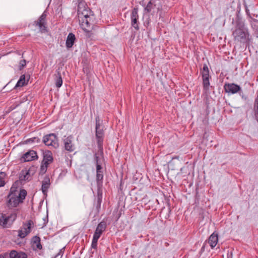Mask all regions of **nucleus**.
<instances>
[{
  "label": "nucleus",
  "mask_w": 258,
  "mask_h": 258,
  "mask_svg": "<svg viewBox=\"0 0 258 258\" xmlns=\"http://www.w3.org/2000/svg\"><path fill=\"white\" fill-rule=\"evenodd\" d=\"M138 8L135 7L131 14V25L137 31L139 30L140 22L139 21Z\"/></svg>",
  "instance_id": "nucleus-10"
},
{
  "label": "nucleus",
  "mask_w": 258,
  "mask_h": 258,
  "mask_svg": "<svg viewBox=\"0 0 258 258\" xmlns=\"http://www.w3.org/2000/svg\"><path fill=\"white\" fill-rule=\"evenodd\" d=\"M240 90V87L235 84H227V93L235 94Z\"/></svg>",
  "instance_id": "nucleus-21"
},
{
  "label": "nucleus",
  "mask_w": 258,
  "mask_h": 258,
  "mask_svg": "<svg viewBox=\"0 0 258 258\" xmlns=\"http://www.w3.org/2000/svg\"><path fill=\"white\" fill-rule=\"evenodd\" d=\"M102 200L97 199L96 203L95 204V207L97 212H99L101 208V205Z\"/></svg>",
  "instance_id": "nucleus-34"
},
{
  "label": "nucleus",
  "mask_w": 258,
  "mask_h": 258,
  "mask_svg": "<svg viewBox=\"0 0 258 258\" xmlns=\"http://www.w3.org/2000/svg\"><path fill=\"white\" fill-rule=\"evenodd\" d=\"M233 35L236 40L240 42H244L248 39L249 34L247 29L242 23H240L237 25Z\"/></svg>",
  "instance_id": "nucleus-4"
},
{
  "label": "nucleus",
  "mask_w": 258,
  "mask_h": 258,
  "mask_svg": "<svg viewBox=\"0 0 258 258\" xmlns=\"http://www.w3.org/2000/svg\"><path fill=\"white\" fill-rule=\"evenodd\" d=\"M47 12L44 11L37 20L34 21L32 24L34 27L38 28L39 32L41 33L47 32Z\"/></svg>",
  "instance_id": "nucleus-6"
},
{
  "label": "nucleus",
  "mask_w": 258,
  "mask_h": 258,
  "mask_svg": "<svg viewBox=\"0 0 258 258\" xmlns=\"http://www.w3.org/2000/svg\"><path fill=\"white\" fill-rule=\"evenodd\" d=\"M95 121V137L99 154L101 155L103 154V141L104 138V126L101 125L99 116L96 117Z\"/></svg>",
  "instance_id": "nucleus-3"
},
{
  "label": "nucleus",
  "mask_w": 258,
  "mask_h": 258,
  "mask_svg": "<svg viewBox=\"0 0 258 258\" xmlns=\"http://www.w3.org/2000/svg\"><path fill=\"white\" fill-rule=\"evenodd\" d=\"M24 142L26 144H32L34 143H39L40 142V140L38 137H33L27 139Z\"/></svg>",
  "instance_id": "nucleus-27"
},
{
  "label": "nucleus",
  "mask_w": 258,
  "mask_h": 258,
  "mask_svg": "<svg viewBox=\"0 0 258 258\" xmlns=\"http://www.w3.org/2000/svg\"><path fill=\"white\" fill-rule=\"evenodd\" d=\"M27 84V82L26 81V78L25 75H22L21 76L19 80L17 82L16 85H15L14 89H17L20 87H23Z\"/></svg>",
  "instance_id": "nucleus-25"
},
{
  "label": "nucleus",
  "mask_w": 258,
  "mask_h": 258,
  "mask_svg": "<svg viewBox=\"0 0 258 258\" xmlns=\"http://www.w3.org/2000/svg\"><path fill=\"white\" fill-rule=\"evenodd\" d=\"M218 240V234L217 233H212L208 239V243L211 247L213 248L217 244Z\"/></svg>",
  "instance_id": "nucleus-23"
},
{
  "label": "nucleus",
  "mask_w": 258,
  "mask_h": 258,
  "mask_svg": "<svg viewBox=\"0 0 258 258\" xmlns=\"http://www.w3.org/2000/svg\"><path fill=\"white\" fill-rule=\"evenodd\" d=\"M17 214L16 211H13L9 215L2 213L0 217V226L3 228H8L12 226L16 220Z\"/></svg>",
  "instance_id": "nucleus-5"
},
{
  "label": "nucleus",
  "mask_w": 258,
  "mask_h": 258,
  "mask_svg": "<svg viewBox=\"0 0 258 258\" xmlns=\"http://www.w3.org/2000/svg\"><path fill=\"white\" fill-rule=\"evenodd\" d=\"M63 249H61L58 253H59V255L61 254V255H62L63 254Z\"/></svg>",
  "instance_id": "nucleus-39"
},
{
  "label": "nucleus",
  "mask_w": 258,
  "mask_h": 258,
  "mask_svg": "<svg viewBox=\"0 0 258 258\" xmlns=\"http://www.w3.org/2000/svg\"><path fill=\"white\" fill-rule=\"evenodd\" d=\"M53 161V158L52 152L50 151H45L43 153V160L41 163L48 166L50 164L52 163Z\"/></svg>",
  "instance_id": "nucleus-16"
},
{
  "label": "nucleus",
  "mask_w": 258,
  "mask_h": 258,
  "mask_svg": "<svg viewBox=\"0 0 258 258\" xmlns=\"http://www.w3.org/2000/svg\"><path fill=\"white\" fill-rule=\"evenodd\" d=\"M16 184H13L7 196V206L9 209L17 207L20 204L23 203L27 195L24 189H17Z\"/></svg>",
  "instance_id": "nucleus-1"
},
{
  "label": "nucleus",
  "mask_w": 258,
  "mask_h": 258,
  "mask_svg": "<svg viewBox=\"0 0 258 258\" xmlns=\"http://www.w3.org/2000/svg\"><path fill=\"white\" fill-rule=\"evenodd\" d=\"M33 225L34 223L31 220L23 223L21 229L18 231V236L21 238H24L31 232V228Z\"/></svg>",
  "instance_id": "nucleus-8"
},
{
  "label": "nucleus",
  "mask_w": 258,
  "mask_h": 258,
  "mask_svg": "<svg viewBox=\"0 0 258 258\" xmlns=\"http://www.w3.org/2000/svg\"><path fill=\"white\" fill-rule=\"evenodd\" d=\"M92 30L91 28H88L87 30H84L86 33V36L87 38H92L94 37L95 34L92 32Z\"/></svg>",
  "instance_id": "nucleus-29"
},
{
  "label": "nucleus",
  "mask_w": 258,
  "mask_h": 258,
  "mask_svg": "<svg viewBox=\"0 0 258 258\" xmlns=\"http://www.w3.org/2000/svg\"><path fill=\"white\" fill-rule=\"evenodd\" d=\"M91 10L87 7L85 2H80L78 6V17L82 15L84 12H89Z\"/></svg>",
  "instance_id": "nucleus-22"
},
{
  "label": "nucleus",
  "mask_w": 258,
  "mask_h": 258,
  "mask_svg": "<svg viewBox=\"0 0 258 258\" xmlns=\"http://www.w3.org/2000/svg\"><path fill=\"white\" fill-rule=\"evenodd\" d=\"M50 185V178L48 176H46L42 181L41 186V190L44 195H47Z\"/></svg>",
  "instance_id": "nucleus-17"
},
{
  "label": "nucleus",
  "mask_w": 258,
  "mask_h": 258,
  "mask_svg": "<svg viewBox=\"0 0 258 258\" xmlns=\"http://www.w3.org/2000/svg\"><path fill=\"white\" fill-rule=\"evenodd\" d=\"M62 80L61 75L59 73H58L55 79V85L57 88H59L62 86Z\"/></svg>",
  "instance_id": "nucleus-26"
},
{
  "label": "nucleus",
  "mask_w": 258,
  "mask_h": 258,
  "mask_svg": "<svg viewBox=\"0 0 258 258\" xmlns=\"http://www.w3.org/2000/svg\"><path fill=\"white\" fill-rule=\"evenodd\" d=\"M75 41V35L72 33H70L67 36L66 42V45L67 48L68 49L72 48Z\"/></svg>",
  "instance_id": "nucleus-20"
},
{
  "label": "nucleus",
  "mask_w": 258,
  "mask_h": 258,
  "mask_svg": "<svg viewBox=\"0 0 258 258\" xmlns=\"http://www.w3.org/2000/svg\"><path fill=\"white\" fill-rule=\"evenodd\" d=\"M120 216H121V213H118L117 214V215L116 216V221H117L119 219V218H120Z\"/></svg>",
  "instance_id": "nucleus-38"
},
{
  "label": "nucleus",
  "mask_w": 258,
  "mask_h": 258,
  "mask_svg": "<svg viewBox=\"0 0 258 258\" xmlns=\"http://www.w3.org/2000/svg\"><path fill=\"white\" fill-rule=\"evenodd\" d=\"M223 89L226 91V83L223 85Z\"/></svg>",
  "instance_id": "nucleus-41"
},
{
  "label": "nucleus",
  "mask_w": 258,
  "mask_h": 258,
  "mask_svg": "<svg viewBox=\"0 0 258 258\" xmlns=\"http://www.w3.org/2000/svg\"><path fill=\"white\" fill-rule=\"evenodd\" d=\"M59 255V253H57L54 257H52V258H57Z\"/></svg>",
  "instance_id": "nucleus-40"
},
{
  "label": "nucleus",
  "mask_w": 258,
  "mask_h": 258,
  "mask_svg": "<svg viewBox=\"0 0 258 258\" xmlns=\"http://www.w3.org/2000/svg\"><path fill=\"white\" fill-rule=\"evenodd\" d=\"M6 174L4 172H0V187L4 186L5 185V178Z\"/></svg>",
  "instance_id": "nucleus-30"
},
{
  "label": "nucleus",
  "mask_w": 258,
  "mask_h": 258,
  "mask_svg": "<svg viewBox=\"0 0 258 258\" xmlns=\"http://www.w3.org/2000/svg\"><path fill=\"white\" fill-rule=\"evenodd\" d=\"M64 148L69 152H73L75 150V146L73 143V137L69 136L65 138L63 140Z\"/></svg>",
  "instance_id": "nucleus-13"
},
{
  "label": "nucleus",
  "mask_w": 258,
  "mask_h": 258,
  "mask_svg": "<svg viewBox=\"0 0 258 258\" xmlns=\"http://www.w3.org/2000/svg\"><path fill=\"white\" fill-rule=\"evenodd\" d=\"M8 255L7 252H6L4 254V255L0 254V258H5L6 256Z\"/></svg>",
  "instance_id": "nucleus-37"
},
{
  "label": "nucleus",
  "mask_w": 258,
  "mask_h": 258,
  "mask_svg": "<svg viewBox=\"0 0 258 258\" xmlns=\"http://www.w3.org/2000/svg\"><path fill=\"white\" fill-rule=\"evenodd\" d=\"M38 159V156L36 151L30 150L25 153L21 158V162H29Z\"/></svg>",
  "instance_id": "nucleus-12"
},
{
  "label": "nucleus",
  "mask_w": 258,
  "mask_h": 258,
  "mask_svg": "<svg viewBox=\"0 0 258 258\" xmlns=\"http://www.w3.org/2000/svg\"><path fill=\"white\" fill-rule=\"evenodd\" d=\"M9 255L10 258H27L28 256L26 252L16 250H11Z\"/></svg>",
  "instance_id": "nucleus-18"
},
{
  "label": "nucleus",
  "mask_w": 258,
  "mask_h": 258,
  "mask_svg": "<svg viewBox=\"0 0 258 258\" xmlns=\"http://www.w3.org/2000/svg\"><path fill=\"white\" fill-rule=\"evenodd\" d=\"M81 15L78 17L83 30H87L88 28L95 30L97 28V26L95 25V19L92 11L90 10L89 12H84Z\"/></svg>",
  "instance_id": "nucleus-2"
},
{
  "label": "nucleus",
  "mask_w": 258,
  "mask_h": 258,
  "mask_svg": "<svg viewBox=\"0 0 258 258\" xmlns=\"http://www.w3.org/2000/svg\"><path fill=\"white\" fill-rule=\"evenodd\" d=\"M254 111L256 115H258V105H254Z\"/></svg>",
  "instance_id": "nucleus-36"
},
{
  "label": "nucleus",
  "mask_w": 258,
  "mask_h": 258,
  "mask_svg": "<svg viewBox=\"0 0 258 258\" xmlns=\"http://www.w3.org/2000/svg\"><path fill=\"white\" fill-rule=\"evenodd\" d=\"M140 4L142 5V6L144 7V11L147 13H150L152 12V10H153L155 7L156 4H155V2L153 0H150L147 4V5L145 6V5L142 4L140 3Z\"/></svg>",
  "instance_id": "nucleus-24"
},
{
  "label": "nucleus",
  "mask_w": 258,
  "mask_h": 258,
  "mask_svg": "<svg viewBox=\"0 0 258 258\" xmlns=\"http://www.w3.org/2000/svg\"><path fill=\"white\" fill-rule=\"evenodd\" d=\"M103 153L101 155V154H99L98 151H97V153L94 155V158H95V162H96V167H97L98 165H101V163L100 160H101V158L103 157Z\"/></svg>",
  "instance_id": "nucleus-28"
},
{
  "label": "nucleus",
  "mask_w": 258,
  "mask_h": 258,
  "mask_svg": "<svg viewBox=\"0 0 258 258\" xmlns=\"http://www.w3.org/2000/svg\"><path fill=\"white\" fill-rule=\"evenodd\" d=\"M204 248H205V244L203 245V246H202V248H201V250H204Z\"/></svg>",
  "instance_id": "nucleus-42"
},
{
  "label": "nucleus",
  "mask_w": 258,
  "mask_h": 258,
  "mask_svg": "<svg viewBox=\"0 0 258 258\" xmlns=\"http://www.w3.org/2000/svg\"><path fill=\"white\" fill-rule=\"evenodd\" d=\"M103 174L101 165H98L96 168L97 186H103Z\"/></svg>",
  "instance_id": "nucleus-14"
},
{
  "label": "nucleus",
  "mask_w": 258,
  "mask_h": 258,
  "mask_svg": "<svg viewBox=\"0 0 258 258\" xmlns=\"http://www.w3.org/2000/svg\"><path fill=\"white\" fill-rule=\"evenodd\" d=\"M43 143L47 146L52 149H57L59 147L58 139L57 136L53 133L45 135L42 140Z\"/></svg>",
  "instance_id": "nucleus-7"
},
{
  "label": "nucleus",
  "mask_w": 258,
  "mask_h": 258,
  "mask_svg": "<svg viewBox=\"0 0 258 258\" xmlns=\"http://www.w3.org/2000/svg\"><path fill=\"white\" fill-rule=\"evenodd\" d=\"M31 244L34 250H37V249L40 250L42 248V246L40 242V238L38 236H34L32 238Z\"/></svg>",
  "instance_id": "nucleus-15"
},
{
  "label": "nucleus",
  "mask_w": 258,
  "mask_h": 258,
  "mask_svg": "<svg viewBox=\"0 0 258 258\" xmlns=\"http://www.w3.org/2000/svg\"><path fill=\"white\" fill-rule=\"evenodd\" d=\"M48 166V165L41 163L40 168L39 174L43 175L45 174L47 171Z\"/></svg>",
  "instance_id": "nucleus-32"
},
{
  "label": "nucleus",
  "mask_w": 258,
  "mask_h": 258,
  "mask_svg": "<svg viewBox=\"0 0 258 258\" xmlns=\"http://www.w3.org/2000/svg\"><path fill=\"white\" fill-rule=\"evenodd\" d=\"M99 238L93 236V239L91 243V247L94 249H96L97 246V241Z\"/></svg>",
  "instance_id": "nucleus-33"
},
{
  "label": "nucleus",
  "mask_w": 258,
  "mask_h": 258,
  "mask_svg": "<svg viewBox=\"0 0 258 258\" xmlns=\"http://www.w3.org/2000/svg\"><path fill=\"white\" fill-rule=\"evenodd\" d=\"M201 73L202 76L203 88L204 90H208L210 86L209 79L210 77L209 75V70L206 64H204Z\"/></svg>",
  "instance_id": "nucleus-9"
},
{
  "label": "nucleus",
  "mask_w": 258,
  "mask_h": 258,
  "mask_svg": "<svg viewBox=\"0 0 258 258\" xmlns=\"http://www.w3.org/2000/svg\"><path fill=\"white\" fill-rule=\"evenodd\" d=\"M102 186H97V199L102 200Z\"/></svg>",
  "instance_id": "nucleus-31"
},
{
  "label": "nucleus",
  "mask_w": 258,
  "mask_h": 258,
  "mask_svg": "<svg viewBox=\"0 0 258 258\" xmlns=\"http://www.w3.org/2000/svg\"><path fill=\"white\" fill-rule=\"evenodd\" d=\"M20 68H19V69L20 70H21L22 69H23L26 65V61L25 59H23V60H21L20 61Z\"/></svg>",
  "instance_id": "nucleus-35"
},
{
  "label": "nucleus",
  "mask_w": 258,
  "mask_h": 258,
  "mask_svg": "<svg viewBox=\"0 0 258 258\" xmlns=\"http://www.w3.org/2000/svg\"><path fill=\"white\" fill-rule=\"evenodd\" d=\"M106 227L107 222L104 218L98 224L93 236L99 238L102 233L105 231Z\"/></svg>",
  "instance_id": "nucleus-11"
},
{
  "label": "nucleus",
  "mask_w": 258,
  "mask_h": 258,
  "mask_svg": "<svg viewBox=\"0 0 258 258\" xmlns=\"http://www.w3.org/2000/svg\"><path fill=\"white\" fill-rule=\"evenodd\" d=\"M31 178L30 170H22L21 171L19 174V180L21 181H29Z\"/></svg>",
  "instance_id": "nucleus-19"
}]
</instances>
